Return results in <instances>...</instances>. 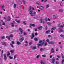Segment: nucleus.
Returning <instances> with one entry per match:
<instances>
[{
    "label": "nucleus",
    "mask_w": 64,
    "mask_h": 64,
    "mask_svg": "<svg viewBox=\"0 0 64 64\" xmlns=\"http://www.w3.org/2000/svg\"><path fill=\"white\" fill-rule=\"evenodd\" d=\"M29 14L30 15V16H35V14H36V12L35 11L33 12V11L31 10L29 12Z\"/></svg>",
    "instance_id": "obj_1"
},
{
    "label": "nucleus",
    "mask_w": 64,
    "mask_h": 64,
    "mask_svg": "<svg viewBox=\"0 0 64 64\" xmlns=\"http://www.w3.org/2000/svg\"><path fill=\"white\" fill-rule=\"evenodd\" d=\"M38 48H39V46H42L44 45V42L40 44H37Z\"/></svg>",
    "instance_id": "obj_2"
},
{
    "label": "nucleus",
    "mask_w": 64,
    "mask_h": 64,
    "mask_svg": "<svg viewBox=\"0 0 64 64\" xmlns=\"http://www.w3.org/2000/svg\"><path fill=\"white\" fill-rule=\"evenodd\" d=\"M57 31H58V32H64V31L61 28H58L57 30Z\"/></svg>",
    "instance_id": "obj_3"
},
{
    "label": "nucleus",
    "mask_w": 64,
    "mask_h": 64,
    "mask_svg": "<svg viewBox=\"0 0 64 64\" xmlns=\"http://www.w3.org/2000/svg\"><path fill=\"white\" fill-rule=\"evenodd\" d=\"M31 26H33V27H34L35 26V24H30V27L31 28H32V27H31Z\"/></svg>",
    "instance_id": "obj_4"
},
{
    "label": "nucleus",
    "mask_w": 64,
    "mask_h": 64,
    "mask_svg": "<svg viewBox=\"0 0 64 64\" xmlns=\"http://www.w3.org/2000/svg\"><path fill=\"white\" fill-rule=\"evenodd\" d=\"M48 44H54L55 43V42H48Z\"/></svg>",
    "instance_id": "obj_5"
},
{
    "label": "nucleus",
    "mask_w": 64,
    "mask_h": 64,
    "mask_svg": "<svg viewBox=\"0 0 64 64\" xmlns=\"http://www.w3.org/2000/svg\"><path fill=\"white\" fill-rule=\"evenodd\" d=\"M31 48H32V49H33V50H35V49H37V47L36 46H34L32 47H31Z\"/></svg>",
    "instance_id": "obj_6"
},
{
    "label": "nucleus",
    "mask_w": 64,
    "mask_h": 64,
    "mask_svg": "<svg viewBox=\"0 0 64 64\" xmlns=\"http://www.w3.org/2000/svg\"><path fill=\"white\" fill-rule=\"evenodd\" d=\"M52 62L53 64H54V62H55V58H53L52 59Z\"/></svg>",
    "instance_id": "obj_7"
},
{
    "label": "nucleus",
    "mask_w": 64,
    "mask_h": 64,
    "mask_svg": "<svg viewBox=\"0 0 64 64\" xmlns=\"http://www.w3.org/2000/svg\"><path fill=\"white\" fill-rule=\"evenodd\" d=\"M39 7L40 9L42 10H43L44 9V7L42 6H40Z\"/></svg>",
    "instance_id": "obj_8"
},
{
    "label": "nucleus",
    "mask_w": 64,
    "mask_h": 64,
    "mask_svg": "<svg viewBox=\"0 0 64 64\" xmlns=\"http://www.w3.org/2000/svg\"><path fill=\"white\" fill-rule=\"evenodd\" d=\"M32 36L30 37V38L31 39H33V38H34V36H35V35L33 33H32Z\"/></svg>",
    "instance_id": "obj_9"
},
{
    "label": "nucleus",
    "mask_w": 64,
    "mask_h": 64,
    "mask_svg": "<svg viewBox=\"0 0 64 64\" xmlns=\"http://www.w3.org/2000/svg\"><path fill=\"white\" fill-rule=\"evenodd\" d=\"M24 38H22L20 40V42H23V40H24Z\"/></svg>",
    "instance_id": "obj_10"
},
{
    "label": "nucleus",
    "mask_w": 64,
    "mask_h": 64,
    "mask_svg": "<svg viewBox=\"0 0 64 64\" xmlns=\"http://www.w3.org/2000/svg\"><path fill=\"white\" fill-rule=\"evenodd\" d=\"M42 28L43 26H40L38 28V30H41V29H42Z\"/></svg>",
    "instance_id": "obj_11"
},
{
    "label": "nucleus",
    "mask_w": 64,
    "mask_h": 64,
    "mask_svg": "<svg viewBox=\"0 0 64 64\" xmlns=\"http://www.w3.org/2000/svg\"><path fill=\"white\" fill-rule=\"evenodd\" d=\"M4 59L5 60H6L7 59V57H6V54H5L4 55Z\"/></svg>",
    "instance_id": "obj_12"
},
{
    "label": "nucleus",
    "mask_w": 64,
    "mask_h": 64,
    "mask_svg": "<svg viewBox=\"0 0 64 64\" xmlns=\"http://www.w3.org/2000/svg\"><path fill=\"white\" fill-rule=\"evenodd\" d=\"M51 53H55V51L54 50V48H52L51 49Z\"/></svg>",
    "instance_id": "obj_13"
},
{
    "label": "nucleus",
    "mask_w": 64,
    "mask_h": 64,
    "mask_svg": "<svg viewBox=\"0 0 64 64\" xmlns=\"http://www.w3.org/2000/svg\"><path fill=\"white\" fill-rule=\"evenodd\" d=\"M8 19L7 20V21H10V20H11V19L10 18V17L9 16H8Z\"/></svg>",
    "instance_id": "obj_14"
},
{
    "label": "nucleus",
    "mask_w": 64,
    "mask_h": 64,
    "mask_svg": "<svg viewBox=\"0 0 64 64\" xmlns=\"http://www.w3.org/2000/svg\"><path fill=\"white\" fill-rule=\"evenodd\" d=\"M58 25H59V27H62V28H63V27H64V24H63V25L60 26V24H58Z\"/></svg>",
    "instance_id": "obj_15"
},
{
    "label": "nucleus",
    "mask_w": 64,
    "mask_h": 64,
    "mask_svg": "<svg viewBox=\"0 0 64 64\" xmlns=\"http://www.w3.org/2000/svg\"><path fill=\"white\" fill-rule=\"evenodd\" d=\"M32 9V8L31 7V6H30L29 8V9L28 10V11H31V10Z\"/></svg>",
    "instance_id": "obj_16"
},
{
    "label": "nucleus",
    "mask_w": 64,
    "mask_h": 64,
    "mask_svg": "<svg viewBox=\"0 0 64 64\" xmlns=\"http://www.w3.org/2000/svg\"><path fill=\"white\" fill-rule=\"evenodd\" d=\"M14 51H15V50H10V52H11V53H14Z\"/></svg>",
    "instance_id": "obj_17"
},
{
    "label": "nucleus",
    "mask_w": 64,
    "mask_h": 64,
    "mask_svg": "<svg viewBox=\"0 0 64 64\" xmlns=\"http://www.w3.org/2000/svg\"><path fill=\"white\" fill-rule=\"evenodd\" d=\"M49 4H47L46 6V8H49Z\"/></svg>",
    "instance_id": "obj_18"
},
{
    "label": "nucleus",
    "mask_w": 64,
    "mask_h": 64,
    "mask_svg": "<svg viewBox=\"0 0 64 64\" xmlns=\"http://www.w3.org/2000/svg\"><path fill=\"white\" fill-rule=\"evenodd\" d=\"M36 3L37 4H38V5H41V4L39 2H36Z\"/></svg>",
    "instance_id": "obj_19"
},
{
    "label": "nucleus",
    "mask_w": 64,
    "mask_h": 64,
    "mask_svg": "<svg viewBox=\"0 0 64 64\" xmlns=\"http://www.w3.org/2000/svg\"><path fill=\"white\" fill-rule=\"evenodd\" d=\"M47 24L48 25H51V24H52V23L50 22H48L47 23Z\"/></svg>",
    "instance_id": "obj_20"
},
{
    "label": "nucleus",
    "mask_w": 64,
    "mask_h": 64,
    "mask_svg": "<svg viewBox=\"0 0 64 64\" xmlns=\"http://www.w3.org/2000/svg\"><path fill=\"white\" fill-rule=\"evenodd\" d=\"M17 44L18 45H19L20 44H21V42L19 41H17Z\"/></svg>",
    "instance_id": "obj_21"
},
{
    "label": "nucleus",
    "mask_w": 64,
    "mask_h": 64,
    "mask_svg": "<svg viewBox=\"0 0 64 64\" xmlns=\"http://www.w3.org/2000/svg\"><path fill=\"white\" fill-rule=\"evenodd\" d=\"M50 30H48L46 31V34H48V33L50 32Z\"/></svg>",
    "instance_id": "obj_22"
},
{
    "label": "nucleus",
    "mask_w": 64,
    "mask_h": 64,
    "mask_svg": "<svg viewBox=\"0 0 64 64\" xmlns=\"http://www.w3.org/2000/svg\"><path fill=\"white\" fill-rule=\"evenodd\" d=\"M2 53L1 56H2V57H3V50H2Z\"/></svg>",
    "instance_id": "obj_23"
},
{
    "label": "nucleus",
    "mask_w": 64,
    "mask_h": 64,
    "mask_svg": "<svg viewBox=\"0 0 64 64\" xmlns=\"http://www.w3.org/2000/svg\"><path fill=\"white\" fill-rule=\"evenodd\" d=\"M34 40L36 41H38V38H34Z\"/></svg>",
    "instance_id": "obj_24"
},
{
    "label": "nucleus",
    "mask_w": 64,
    "mask_h": 64,
    "mask_svg": "<svg viewBox=\"0 0 64 64\" xmlns=\"http://www.w3.org/2000/svg\"><path fill=\"white\" fill-rule=\"evenodd\" d=\"M16 6H17V4H14V8H16Z\"/></svg>",
    "instance_id": "obj_25"
},
{
    "label": "nucleus",
    "mask_w": 64,
    "mask_h": 64,
    "mask_svg": "<svg viewBox=\"0 0 64 64\" xmlns=\"http://www.w3.org/2000/svg\"><path fill=\"white\" fill-rule=\"evenodd\" d=\"M9 55H10V53L9 52H8V54H7V56H9Z\"/></svg>",
    "instance_id": "obj_26"
},
{
    "label": "nucleus",
    "mask_w": 64,
    "mask_h": 64,
    "mask_svg": "<svg viewBox=\"0 0 64 64\" xmlns=\"http://www.w3.org/2000/svg\"><path fill=\"white\" fill-rule=\"evenodd\" d=\"M18 3L19 4H22V2L21 1H18Z\"/></svg>",
    "instance_id": "obj_27"
},
{
    "label": "nucleus",
    "mask_w": 64,
    "mask_h": 64,
    "mask_svg": "<svg viewBox=\"0 0 64 64\" xmlns=\"http://www.w3.org/2000/svg\"><path fill=\"white\" fill-rule=\"evenodd\" d=\"M11 24L12 27H14V23H11Z\"/></svg>",
    "instance_id": "obj_28"
},
{
    "label": "nucleus",
    "mask_w": 64,
    "mask_h": 64,
    "mask_svg": "<svg viewBox=\"0 0 64 64\" xmlns=\"http://www.w3.org/2000/svg\"><path fill=\"white\" fill-rule=\"evenodd\" d=\"M53 16L54 19H56V18H57V16H56L55 15H54Z\"/></svg>",
    "instance_id": "obj_29"
},
{
    "label": "nucleus",
    "mask_w": 64,
    "mask_h": 64,
    "mask_svg": "<svg viewBox=\"0 0 64 64\" xmlns=\"http://www.w3.org/2000/svg\"><path fill=\"white\" fill-rule=\"evenodd\" d=\"M2 25L5 26L6 25V23L4 22H3L2 24Z\"/></svg>",
    "instance_id": "obj_30"
},
{
    "label": "nucleus",
    "mask_w": 64,
    "mask_h": 64,
    "mask_svg": "<svg viewBox=\"0 0 64 64\" xmlns=\"http://www.w3.org/2000/svg\"><path fill=\"white\" fill-rule=\"evenodd\" d=\"M40 23H43V19H40Z\"/></svg>",
    "instance_id": "obj_31"
},
{
    "label": "nucleus",
    "mask_w": 64,
    "mask_h": 64,
    "mask_svg": "<svg viewBox=\"0 0 64 64\" xmlns=\"http://www.w3.org/2000/svg\"><path fill=\"white\" fill-rule=\"evenodd\" d=\"M60 6H62V5H63V4H62V2H60Z\"/></svg>",
    "instance_id": "obj_32"
},
{
    "label": "nucleus",
    "mask_w": 64,
    "mask_h": 64,
    "mask_svg": "<svg viewBox=\"0 0 64 64\" xmlns=\"http://www.w3.org/2000/svg\"><path fill=\"white\" fill-rule=\"evenodd\" d=\"M9 37L11 38L13 37V34H11L10 36Z\"/></svg>",
    "instance_id": "obj_33"
},
{
    "label": "nucleus",
    "mask_w": 64,
    "mask_h": 64,
    "mask_svg": "<svg viewBox=\"0 0 64 64\" xmlns=\"http://www.w3.org/2000/svg\"><path fill=\"white\" fill-rule=\"evenodd\" d=\"M43 50V48H41L40 49V52H42V51Z\"/></svg>",
    "instance_id": "obj_34"
},
{
    "label": "nucleus",
    "mask_w": 64,
    "mask_h": 64,
    "mask_svg": "<svg viewBox=\"0 0 64 64\" xmlns=\"http://www.w3.org/2000/svg\"><path fill=\"white\" fill-rule=\"evenodd\" d=\"M60 36L61 37H62L63 38H64V36L63 35H62V34L60 35Z\"/></svg>",
    "instance_id": "obj_35"
},
{
    "label": "nucleus",
    "mask_w": 64,
    "mask_h": 64,
    "mask_svg": "<svg viewBox=\"0 0 64 64\" xmlns=\"http://www.w3.org/2000/svg\"><path fill=\"white\" fill-rule=\"evenodd\" d=\"M22 23L24 25H26V23H25V21L22 22Z\"/></svg>",
    "instance_id": "obj_36"
},
{
    "label": "nucleus",
    "mask_w": 64,
    "mask_h": 64,
    "mask_svg": "<svg viewBox=\"0 0 64 64\" xmlns=\"http://www.w3.org/2000/svg\"><path fill=\"white\" fill-rule=\"evenodd\" d=\"M40 63L41 64H44V63L43 62L42 60H41Z\"/></svg>",
    "instance_id": "obj_37"
},
{
    "label": "nucleus",
    "mask_w": 64,
    "mask_h": 64,
    "mask_svg": "<svg viewBox=\"0 0 64 64\" xmlns=\"http://www.w3.org/2000/svg\"><path fill=\"white\" fill-rule=\"evenodd\" d=\"M40 57V55H38L36 56V58H38L39 57Z\"/></svg>",
    "instance_id": "obj_38"
},
{
    "label": "nucleus",
    "mask_w": 64,
    "mask_h": 64,
    "mask_svg": "<svg viewBox=\"0 0 64 64\" xmlns=\"http://www.w3.org/2000/svg\"><path fill=\"white\" fill-rule=\"evenodd\" d=\"M59 11L60 12H63V10L61 9H60L59 10Z\"/></svg>",
    "instance_id": "obj_39"
},
{
    "label": "nucleus",
    "mask_w": 64,
    "mask_h": 64,
    "mask_svg": "<svg viewBox=\"0 0 64 64\" xmlns=\"http://www.w3.org/2000/svg\"><path fill=\"white\" fill-rule=\"evenodd\" d=\"M1 39H5V36H2V37H1Z\"/></svg>",
    "instance_id": "obj_40"
},
{
    "label": "nucleus",
    "mask_w": 64,
    "mask_h": 64,
    "mask_svg": "<svg viewBox=\"0 0 64 64\" xmlns=\"http://www.w3.org/2000/svg\"><path fill=\"white\" fill-rule=\"evenodd\" d=\"M19 30L20 31H23V30L21 28H20Z\"/></svg>",
    "instance_id": "obj_41"
},
{
    "label": "nucleus",
    "mask_w": 64,
    "mask_h": 64,
    "mask_svg": "<svg viewBox=\"0 0 64 64\" xmlns=\"http://www.w3.org/2000/svg\"><path fill=\"white\" fill-rule=\"evenodd\" d=\"M17 55H15L14 56V59H15V58H16V57H17Z\"/></svg>",
    "instance_id": "obj_42"
},
{
    "label": "nucleus",
    "mask_w": 64,
    "mask_h": 64,
    "mask_svg": "<svg viewBox=\"0 0 64 64\" xmlns=\"http://www.w3.org/2000/svg\"><path fill=\"white\" fill-rule=\"evenodd\" d=\"M42 57H46V56L45 55H42Z\"/></svg>",
    "instance_id": "obj_43"
},
{
    "label": "nucleus",
    "mask_w": 64,
    "mask_h": 64,
    "mask_svg": "<svg viewBox=\"0 0 64 64\" xmlns=\"http://www.w3.org/2000/svg\"><path fill=\"white\" fill-rule=\"evenodd\" d=\"M22 1L23 3H24V4H26V2H25L24 0H22Z\"/></svg>",
    "instance_id": "obj_44"
},
{
    "label": "nucleus",
    "mask_w": 64,
    "mask_h": 64,
    "mask_svg": "<svg viewBox=\"0 0 64 64\" xmlns=\"http://www.w3.org/2000/svg\"><path fill=\"white\" fill-rule=\"evenodd\" d=\"M24 35H27V33L26 32H24Z\"/></svg>",
    "instance_id": "obj_45"
},
{
    "label": "nucleus",
    "mask_w": 64,
    "mask_h": 64,
    "mask_svg": "<svg viewBox=\"0 0 64 64\" xmlns=\"http://www.w3.org/2000/svg\"><path fill=\"white\" fill-rule=\"evenodd\" d=\"M46 42H49V41H50V40L49 39H47L46 40Z\"/></svg>",
    "instance_id": "obj_46"
},
{
    "label": "nucleus",
    "mask_w": 64,
    "mask_h": 64,
    "mask_svg": "<svg viewBox=\"0 0 64 64\" xmlns=\"http://www.w3.org/2000/svg\"><path fill=\"white\" fill-rule=\"evenodd\" d=\"M12 44H15V42H14V41H12Z\"/></svg>",
    "instance_id": "obj_47"
},
{
    "label": "nucleus",
    "mask_w": 64,
    "mask_h": 64,
    "mask_svg": "<svg viewBox=\"0 0 64 64\" xmlns=\"http://www.w3.org/2000/svg\"><path fill=\"white\" fill-rule=\"evenodd\" d=\"M9 58L10 59H12L13 58V57L10 56L9 57Z\"/></svg>",
    "instance_id": "obj_48"
},
{
    "label": "nucleus",
    "mask_w": 64,
    "mask_h": 64,
    "mask_svg": "<svg viewBox=\"0 0 64 64\" xmlns=\"http://www.w3.org/2000/svg\"><path fill=\"white\" fill-rule=\"evenodd\" d=\"M64 62V60H62V64H63Z\"/></svg>",
    "instance_id": "obj_49"
},
{
    "label": "nucleus",
    "mask_w": 64,
    "mask_h": 64,
    "mask_svg": "<svg viewBox=\"0 0 64 64\" xmlns=\"http://www.w3.org/2000/svg\"><path fill=\"white\" fill-rule=\"evenodd\" d=\"M56 63L57 64H59L60 63L59 62H58V61H56Z\"/></svg>",
    "instance_id": "obj_50"
},
{
    "label": "nucleus",
    "mask_w": 64,
    "mask_h": 64,
    "mask_svg": "<svg viewBox=\"0 0 64 64\" xmlns=\"http://www.w3.org/2000/svg\"><path fill=\"white\" fill-rule=\"evenodd\" d=\"M59 47L60 48H63V47L62 46H60Z\"/></svg>",
    "instance_id": "obj_51"
},
{
    "label": "nucleus",
    "mask_w": 64,
    "mask_h": 64,
    "mask_svg": "<svg viewBox=\"0 0 64 64\" xmlns=\"http://www.w3.org/2000/svg\"><path fill=\"white\" fill-rule=\"evenodd\" d=\"M4 6H2V9H4Z\"/></svg>",
    "instance_id": "obj_52"
},
{
    "label": "nucleus",
    "mask_w": 64,
    "mask_h": 64,
    "mask_svg": "<svg viewBox=\"0 0 64 64\" xmlns=\"http://www.w3.org/2000/svg\"><path fill=\"white\" fill-rule=\"evenodd\" d=\"M16 22L18 23H20V20H18Z\"/></svg>",
    "instance_id": "obj_53"
},
{
    "label": "nucleus",
    "mask_w": 64,
    "mask_h": 64,
    "mask_svg": "<svg viewBox=\"0 0 64 64\" xmlns=\"http://www.w3.org/2000/svg\"><path fill=\"white\" fill-rule=\"evenodd\" d=\"M42 42V40H40L39 43H41V42Z\"/></svg>",
    "instance_id": "obj_54"
},
{
    "label": "nucleus",
    "mask_w": 64,
    "mask_h": 64,
    "mask_svg": "<svg viewBox=\"0 0 64 64\" xmlns=\"http://www.w3.org/2000/svg\"><path fill=\"white\" fill-rule=\"evenodd\" d=\"M4 46H7V44H4Z\"/></svg>",
    "instance_id": "obj_55"
},
{
    "label": "nucleus",
    "mask_w": 64,
    "mask_h": 64,
    "mask_svg": "<svg viewBox=\"0 0 64 64\" xmlns=\"http://www.w3.org/2000/svg\"><path fill=\"white\" fill-rule=\"evenodd\" d=\"M2 45H4V44H5V43L4 42H2Z\"/></svg>",
    "instance_id": "obj_56"
},
{
    "label": "nucleus",
    "mask_w": 64,
    "mask_h": 64,
    "mask_svg": "<svg viewBox=\"0 0 64 64\" xmlns=\"http://www.w3.org/2000/svg\"><path fill=\"white\" fill-rule=\"evenodd\" d=\"M52 28L54 30H55V29H56V27H54L53 28Z\"/></svg>",
    "instance_id": "obj_57"
},
{
    "label": "nucleus",
    "mask_w": 64,
    "mask_h": 64,
    "mask_svg": "<svg viewBox=\"0 0 64 64\" xmlns=\"http://www.w3.org/2000/svg\"><path fill=\"white\" fill-rule=\"evenodd\" d=\"M56 51L57 52V51H58V48H56Z\"/></svg>",
    "instance_id": "obj_58"
},
{
    "label": "nucleus",
    "mask_w": 64,
    "mask_h": 64,
    "mask_svg": "<svg viewBox=\"0 0 64 64\" xmlns=\"http://www.w3.org/2000/svg\"><path fill=\"white\" fill-rule=\"evenodd\" d=\"M47 45V43H45L44 44V45H45V46H46V45Z\"/></svg>",
    "instance_id": "obj_59"
},
{
    "label": "nucleus",
    "mask_w": 64,
    "mask_h": 64,
    "mask_svg": "<svg viewBox=\"0 0 64 64\" xmlns=\"http://www.w3.org/2000/svg\"><path fill=\"white\" fill-rule=\"evenodd\" d=\"M4 19H5V20H7V18H6V17H4Z\"/></svg>",
    "instance_id": "obj_60"
},
{
    "label": "nucleus",
    "mask_w": 64,
    "mask_h": 64,
    "mask_svg": "<svg viewBox=\"0 0 64 64\" xmlns=\"http://www.w3.org/2000/svg\"><path fill=\"white\" fill-rule=\"evenodd\" d=\"M46 30H47V26H46Z\"/></svg>",
    "instance_id": "obj_61"
},
{
    "label": "nucleus",
    "mask_w": 64,
    "mask_h": 64,
    "mask_svg": "<svg viewBox=\"0 0 64 64\" xmlns=\"http://www.w3.org/2000/svg\"><path fill=\"white\" fill-rule=\"evenodd\" d=\"M32 42H30L29 43V44H30V45H31V44H32Z\"/></svg>",
    "instance_id": "obj_62"
},
{
    "label": "nucleus",
    "mask_w": 64,
    "mask_h": 64,
    "mask_svg": "<svg viewBox=\"0 0 64 64\" xmlns=\"http://www.w3.org/2000/svg\"><path fill=\"white\" fill-rule=\"evenodd\" d=\"M10 44V45H11V46H12V47H13V44Z\"/></svg>",
    "instance_id": "obj_63"
},
{
    "label": "nucleus",
    "mask_w": 64,
    "mask_h": 64,
    "mask_svg": "<svg viewBox=\"0 0 64 64\" xmlns=\"http://www.w3.org/2000/svg\"><path fill=\"white\" fill-rule=\"evenodd\" d=\"M21 32V34H22L23 33V30H22L21 31H20Z\"/></svg>",
    "instance_id": "obj_64"
}]
</instances>
